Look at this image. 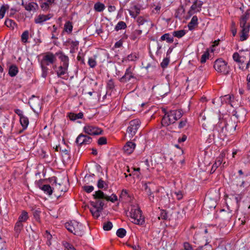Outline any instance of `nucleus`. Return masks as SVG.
Listing matches in <instances>:
<instances>
[{"label": "nucleus", "instance_id": "obj_1", "mask_svg": "<svg viewBox=\"0 0 250 250\" xmlns=\"http://www.w3.org/2000/svg\"><path fill=\"white\" fill-rule=\"evenodd\" d=\"M233 60L239 63V68L243 71L248 69L250 66V50H240L239 53L235 52L232 55Z\"/></svg>", "mask_w": 250, "mask_h": 250}, {"label": "nucleus", "instance_id": "obj_2", "mask_svg": "<svg viewBox=\"0 0 250 250\" xmlns=\"http://www.w3.org/2000/svg\"><path fill=\"white\" fill-rule=\"evenodd\" d=\"M236 126L235 122L231 119L227 121L225 119H220L216 125V128L223 136H226L228 132L231 133L234 132Z\"/></svg>", "mask_w": 250, "mask_h": 250}, {"label": "nucleus", "instance_id": "obj_3", "mask_svg": "<svg viewBox=\"0 0 250 250\" xmlns=\"http://www.w3.org/2000/svg\"><path fill=\"white\" fill-rule=\"evenodd\" d=\"M56 53L53 54L51 52H47L42 55V58L40 61V65L42 68V76L45 78L47 75L48 68L47 66L53 64L57 61Z\"/></svg>", "mask_w": 250, "mask_h": 250}, {"label": "nucleus", "instance_id": "obj_4", "mask_svg": "<svg viewBox=\"0 0 250 250\" xmlns=\"http://www.w3.org/2000/svg\"><path fill=\"white\" fill-rule=\"evenodd\" d=\"M183 115V112L181 110H170L165 114L162 120V125L163 126H168L174 124L176 121L180 119Z\"/></svg>", "mask_w": 250, "mask_h": 250}, {"label": "nucleus", "instance_id": "obj_5", "mask_svg": "<svg viewBox=\"0 0 250 250\" xmlns=\"http://www.w3.org/2000/svg\"><path fill=\"white\" fill-rule=\"evenodd\" d=\"M65 227L69 232L75 235L82 236L84 233L85 227L75 220L66 223Z\"/></svg>", "mask_w": 250, "mask_h": 250}, {"label": "nucleus", "instance_id": "obj_6", "mask_svg": "<svg viewBox=\"0 0 250 250\" xmlns=\"http://www.w3.org/2000/svg\"><path fill=\"white\" fill-rule=\"evenodd\" d=\"M131 222L135 224L142 225L145 223V218L142 215V211L137 206L131 207L130 211Z\"/></svg>", "mask_w": 250, "mask_h": 250}, {"label": "nucleus", "instance_id": "obj_7", "mask_svg": "<svg viewBox=\"0 0 250 250\" xmlns=\"http://www.w3.org/2000/svg\"><path fill=\"white\" fill-rule=\"evenodd\" d=\"M213 66L218 73L227 75L229 72V66L228 65V63L222 58L217 59L214 62Z\"/></svg>", "mask_w": 250, "mask_h": 250}, {"label": "nucleus", "instance_id": "obj_8", "mask_svg": "<svg viewBox=\"0 0 250 250\" xmlns=\"http://www.w3.org/2000/svg\"><path fill=\"white\" fill-rule=\"evenodd\" d=\"M140 121L138 119L132 120L129 123V126L127 128V133L130 138H132L136 134L140 125Z\"/></svg>", "mask_w": 250, "mask_h": 250}, {"label": "nucleus", "instance_id": "obj_9", "mask_svg": "<svg viewBox=\"0 0 250 250\" xmlns=\"http://www.w3.org/2000/svg\"><path fill=\"white\" fill-rule=\"evenodd\" d=\"M84 132L90 135H98L101 134L102 130L96 126L87 125L83 127Z\"/></svg>", "mask_w": 250, "mask_h": 250}, {"label": "nucleus", "instance_id": "obj_10", "mask_svg": "<svg viewBox=\"0 0 250 250\" xmlns=\"http://www.w3.org/2000/svg\"><path fill=\"white\" fill-rule=\"evenodd\" d=\"M93 196L96 198H104L106 201H110L113 203L117 200V196L116 195L112 194L111 196H108L105 195L101 190L96 191Z\"/></svg>", "mask_w": 250, "mask_h": 250}, {"label": "nucleus", "instance_id": "obj_11", "mask_svg": "<svg viewBox=\"0 0 250 250\" xmlns=\"http://www.w3.org/2000/svg\"><path fill=\"white\" fill-rule=\"evenodd\" d=\"M28 103L30 107L35 112L41 109V101L38 98L35 97V96L33 95L29 99Z\"/></svg>", "mask_w": 250, "mask_h": 250}, {"label": "nucleus", "instance_id": "obj_12", "mask_svg": "<svg viewBox=\"0 0 250 250\" xmlns=\"http://www.w3.org/2000/svg\"><path fill=\"white\" fill-rule=\"evenodd\" d=\"M92 138L87 135L81 134L77 138L76 143L80 146L89 144L91 143Z\"/></svg>", "mask_w": 250, "mask_h": 250}, {"label": "nucleus", "instance_id": "obj_13", "mask_svg": "<svg viewBox=\"0 0 250 250\" xmlns=\"http://www.w3.org/2000/svg\"><path fill=\"white\" fill-rule=\"evenodd\" d=\"M21 5L23 6L25 9L28 12L35 13L39 9L38 4L34 2H24L22 1Z\"/></svg>", "mask_w": 250, "mask_h": 250}, {"label": "nucleus", "instance_id": "obj_14", "mask_svg": "<svg viewBox=\"0 0 250 250\" xmlns=\"http://www.w3.org/2000/svg\"><path fill=\"white\" fill-rule=\"evenodd\" d=\"M53 17V15L49 14L47 15L40 14L34 19V22L36 24H43V23L50 20Z\"/></svg>", "mask_w": 250, "mask_h": 250}, {"label": "nucleus", "instance_id": "obj_15", "mask_svg": "<svg viewBox=\"0 0 250 250\" xmlns=\"http://www.w3.org/2000/svg\"><path fill=\"white\" fill-rule=\"evenodd\" d=\"M56 55L61 61V65L68 67L69 66V59L67 55H65L62 51L56 52Z\"/></svg>", "mask_w": 250, "mask_h": 250}, {"label": "nucleus", "instance_id": "obj_16", "mask_svg": "<svg viewBox=\"0 0 250 250\" xmlns=\"http://www.w3.org/2000/svg\"><path fill=\"white\" fill-rule=\"evenodd\" d=\"M203 2L199 0H195L190 8L189 12L193 14L195 12H200L201 10Z\"/></svg>", "mask_w": 250, "mask_h": 250}, {"label": "nucleus", "instance_id": "obj_17", "mask_svg": "<svg viewBox=\"0 0 250 250\" xmlns=\"http://www.w3.org/2000/svg\"><path fill=\"white\" fill-rule=\"evenodd\" d=\"M225 157V153L224 152H221L220 155L216 158L215 163L213 164L212 167L210 170L211 173L214 172L217 168L221 166Z\"/></svg>", "mask_w": 250, "mask_h": 250}, {"label": "nucleus", "instance_id": "obj_18", "mask_svg": "<svg viewBox=\"0 0 250 250\" xmlns=\"http://www.w3.org/2000/svg\"><path fill=\"white\" fill-rule=\"evenodd\" d=\"M133 69L131 66L128 67L125 71V75L121 78L122 82H127L131 78H134V75L132 72Z\"/></svg>", "mask_w": 250, "mask_h": 250}, {"label": "nucleus", "instance_id": "obj_19", "mask_svg": "<svg viewBox=\"0 0 250 250\" xmlns=\"http://www.w3.org/2000/svg\"><path fill=\"white\" fill-rule=\"evenodd\" d=\"M249 13L247 11L241 17L240 20V27H245L248 26L250 27L249 23L247 22V21L249 18Z\"/></svg>", "mask_w": 250, "mask_h": 250}, {"label": "nucleus", "instance_id": "obj_20", "mask_svg": "<svg viewBox=\"0 0 250 250\" xmlns=\"http://www.w3.org/2000/svg\"><path fill=\"white\" fill-rule=\"evenodd\" d=\"M135 146L136 145L135 143L131 142H128L124 146V151L126 154H130L133 151Z\"/></svg>", "mask_w": 250, "mask_h": 250}, {"label": "nucleus", "instance_id": "obj_21", "mask_svg": "<svg viewBox=\"0 0 250 250\" xmlns=\"http://www.w3.org/2000/svg\"><path fill=\"white\" fill-rule=\"evenodd\" d=\"M68 68V66L60 65L56 71L57 76L62 78V76L67 74Z\"/></svg>", "mask_w": 250, "mask_h": 250}, {"label": "nucleus", "instance_id": "obj_22", "mask_svg": "<svg viewBox=\"0 0 250 250\" xmlns=\"http://www.w3.org/2000/svg\"><path fill=\"white\" fill-rule=\"evenodd\" d=\"M241 28H242V30L241 31L240 39V41H244L246 40L248 37L250 27H248V26L247 27Z\"/></svg>", "mask_w": 250, "mask_h": 250}, {"label": "nucleus", "instance_id": "obj_23", "mask_svg": "<svg viewBox=\"0 0 250 250\" xmlns=\"http://www.w3.org/2000/svg\"><path fill=\"white\" fill-rule=\"evenodd\" d=\"M93 197H94L93 196ZM94 198L96 200V201L91 202V205L93 207H96L98 208H100V209H103V207L104 205V202L102 200V199H104V198H96L94 197Z\"/></svg>", "mask_w": 250, "mask_h": 250}, {"label": "nucleus", "instance_id": "obj_24", "mask_svg": "<svg viewBox=\"0 0 250 250\" xmlns=\"http://www.w3.org/2000/svg\"><path fill=\"white\" fill-rule=\"evenodd\" d=\"M128 12L130 16H131V17L135 19L140 14V8L138 6L134 5L132 8V10H129Z\"/></svg>", "mask_w": 250, "mask_h": 250}, {"label": "nucleus", "instance_id": "obj_25", "mask_svg": "<svg viewBox=\"0 0 250 250\" xmlns=\"http://www.w3.org/2000/svg\"><path fill=\"white\" fill-rule=\"evenodd\" d=\"M204 206L209 208H214L216 207V202L214 200H211L207 197L204 202Z\"/></svg>", "mask_w": 250, "mask_h": 250}, {"label": "nucleus", "instance_id": "obj_26", "mask_svg": "<svg viewBox=\"0 0 250 250\" xmlns=\"http://www.w3.org/2000/svg\"><path fill=\"white\" fill-rule=\"evenodd\" d=\"M90 210L93 217L98 218L103 210L100 209V208L92 206V208H90Z\"/></svg>", "mask_w": 250, "mask_h": 250}, {"label": "nucleus", "instance_id": "obj_27", "mask_svg": "<svg viewBox=\"0 0 250 250\" xmlns=\"http://www.w3.org/2000/svg\"><path fill=\"white\" fill-rule=\"evenodd\" d=\"M20 123L22 126L23 129H25L29 124V120L26 116H22L20 118Z\"/></svg>", "mask_w": 250, "mask_h": 250}, {"label": "nucleus", "instance_id": "obj_28", "mask_svg": "<svg viewBox=\"0 0 250 250\" xmlns=\"http://www.w3.org/2000/svg\"><path fill=\"white\" fill-rule=\"evenodd\" d=\"M104 9L105 6L103 3L97 2L94 4V9L96 12H101L103 11Z\"/></svg>", "mask_w": 250, "mask_h": 250}, {"label": "nucleus", "instance_id": "obj_29", "mask_svg": "<svg viewBox=\"0 0 250 250\" xmlns=\"http://www.w3.org/2000/svg\"><path fill=\"white\" fill-rule=\"evenodd\" d=\"M198 24V18L197 16H193L188 24V29L191 30L194 29V26Z\"/></svg>", "mask_w": 250, "mask_h": 250}, {"label": "nucleus", "instance_id": "obj_30", "mask_svg": "<svg viewBox=\"0 0 250 250\" xmlns=\"http://www.w3.org/2000/svg\"><path fill=\"white\" fill-rule=\"evenodd\" d=\"M83 116V114L82 112H79L78 114L70 113L68 115L69 119L72 121H75L78 119H82Z\"/></svg>", "mask_w": 250, "mask_h": 250}, {"label": "nucleus", "instance_id": "obj_31", "mask_svg": "<svg viewBox=\"0 0 250 250\" xmlns=\"http://www.w3.org/2000/svg\"><path fill=\"white\" fill-rule=\"evenodd\" d=\"M28 213L25 210H22L18 218V221L22 223L25 222L28 219Z\"/></svg>", "mask_w": 250, "mask_h": 250}, {"label": "nucleus", "instance_id": "obj_32", "mask_svg": "<svg viewBox=\"0 0 250 250\" xmlns=\"http://www.w3.org/2000/svg\"><path fill=\"white\" fill-rule=\"evenodd\" d=\"M161 41H166L168 43H172L174 41L173 37H171L169 33H166L161 37Z\"/></svg>", "mask_w": 250, "mask_h": 250}, {"label": "nucleus", "instance_id": "obj_33", "mask_svg": "<svg viewBox=\"0 0 250 250\" xmlns=\"http://www.w3.org/2000/svg\"><path fill=\"white\" fill-rule=\"evenodd\" d=\"M18 72V68L15 65H12L10 66L8 73L11 77L15 76Z\"/></svg>", "mask_w": 250, "mask_h": 250}, {"label": "nucleus", "instance_id": "obj_34", "mask_svg": "<svg viewBox=\"0 0 250 250\" xmlns=\"http://www.w3.org/2000/svg\"><path fill=\"white\" fill-rule=\"evenodd\" d=\"M145 191L147 192V195L153 193L152 192V189L153 188V184L150 182L145 183L143 184Z\"/></svg>", "mask_w": 250, "mask_h": 250}, {"label": "nucleus", "instance_id": "obj_35", "mask_svg": "<svg viewBox=\"0 0 250 250\" xmlns=\"http://www.w3.org/2000/svg\"><path fill=\"white\" fill-rule=\"evenodd\" d=\"M55 0H47L46 1L43 2L41 5V8L44 10H47L49 6L54 3Z\"/></svg>", "mask_w": 250, "mask_h": 250}, {"label": "nucleus", "instance_id": "obj_36", "mask_svg": "<svg viewBox=\"0 0 250 250\" xmlns=\"http://www.w3.org/2000/svg\"><path fill=\"white\" fill-rule=\"evenodd\" d=\"M41 189L45 193L50 195L52 194L53 189L49 185H43L41 188Z\"/></svg>", "mask_w": 250, "mask_h": 250}, {"label": "nucleus", "instance_id": "obj_37", "mask_svg": "<svg viewBox=\"0 0 250 250\" xmlns=\"http://www.w3.org/2000/svg\"><path fill=\"white\" fill-rule=\"evenodd\" d=\"M23 227V225L22 222H21L18 221L16 222L14 227V229L18 235L20 233L21 230L22 229Z\"/></svg>", "mask_w": 250, "mask_h": 250}, {"label": "nucleus", "instance_id": "obj_38", "mask_svg": "<svg viewBox=\"0 0 250 250\" xmlns=\"http://www.w3.org/2000/svg\"><path fill=\"white\" fill-rule=\"evenodd\" d=\"M186 33V32L185 30H180L175 31L173 32L172 35L174 37H177L178 38H181L183 37Z\"/></svg>", "mask_w": 250, "mask_h": 250}, {"label": "nucleus", "instance_id": "obj_39", "mask_svg": "<svg viewBox=\"0 0 250 250\" xmlns=\"http://www.w3.org/2000/svg\"><path fill=\"white\" fill-rule=\"evenodd\" d=\"M79 42L77 41H72L70 42V52H73L75 50H77L78 48Z\"/></svg>", "mask_w": 250, "mask_h": 250}, {"label": "nucleus", "instance_id": "obj_40", "mask_svg": "<svg viewBox=\"0 0 250 250\" xmlns=\"http://www.w3.org/2000/svg\"><path fill=\"white\" fill-rule=\"evenodd\" d=\"M171 195L172 196H175L177 200H180L183 198L184 194L182 191L178 190L177 191H172Z\"/></svg>", "mask_w": 250, "mask_h": 250}, {"label": "nucleus", "instance_id": "obj_41", "mask_svg": "<svg viewBox=\"0 0 250 250\" xmlns=\"http://www.w3.org/2000/svg\"><path fill=\"white\" fill-rule=\"evenodd\" d=\"M72 28L73 26L72 25V23L69 21H67V22H66L64 26V30L66 32L70 33L72 31Z\"/></svg>", "mask_w": 250, "mask_h": 250}, {"label": "nucleus", "instance_id": "obj_42", "mask_svg": "<svg viewBox=\"0 0 250 250\" xmlns=\"http://www.w3.org/2000/svg\"><path fill=\"white\" fill-rule=\"evenodd\" d=\"M126 231L123 228L119 229L116 232L117 235L120 238H123L125 236Z\"/></svg>", "mask_w": 250, "mask_h": 250}, {"label": "nucleus", "instance_id": "obj_43", "mask_svg": "<svg viewBox=\"0 0 250 250\" xmlns=\"http://www.w3.org/2000/svg\"><path fill=\"white\" fill-rule=\"evenodd\" d=\"M126 27L125 23L124 21H119L115 27V30L119 31L121 29H124Z\"/></svg>", "mask_w": 250, "mask_h": 250}, {"label": "nucleus", "instance_id": "obj_44", "mask_svg": "<svg viewBox=\"0 0 250 250\" xmlns=\"http://www.w3.org/2000/svg\"><path fill=\"white\" fill-rule=\"evenodd\" d=\"M231 96L230 95H226L224 96L221 97V101L222 104L223 103H230L231 101Z\"/></svg>", "mask_w": 250, "mask_h": 250}, {"label": "nucleus", "instance_id": "obj_45", "mask_svg": "<svg viewBox=\"0 0 250 250\" xmlns=\"http://www.w3.org/2000/svg\"><path fill=\"white\" fill-rule=\"evenodd\" d=\"M139 58L138 55L136 53H132L128 55L127 59L129 61H135Z\"/></svg>", "mask_w": 250, "mask_h": 250}, {"label": "nucleus", "instance_id": "obj_46", "mask_svg": "<svg viewBox=\"0 0 250 250\" xmlns=\"http://www.w3.org/2000/svg\"><path fill=\"white\" fill-rule=\"evenodd\" d=\"M29 37V32L27 30L24 31L21 36V41L24 42L26 43L27 42V40L28 39Z\"/></svg>", "mask_w": 250, "mask_h": 250}, {"label": "nucleus", "instance_id": "obj_47", "mask_svg": "<svg viewBox=\"0 0 250 250\" xmlns=\"http://www.w3.org/2000/svg\"><path fill=\"white\" fill-rule=\"evenodd\" d=\"M5 24L8 27H11L14 28L15 25L16 24L15 22L12 20L7 19L5 20Z\"/></svg>", "mask_w": 250, "mask_h": 250}, {"label": "nucleus", "instance_id": "obj_48", "mask_svg": "<svg viewBox=\"0 0 250 250\" xmlns=\"http://www.w3.org/2000/svg\"><path fill=\"white\" fill-rule=\"evenodd\" d=\"M209 52L207 51L202 55L200 62L202 63L206 62L207 60L209 57Z\"/></svg>", "mask_w": 250, "mask_h": 250}, {"label": "nucleus", "instance_id": "obj_49", "mask_svg": "<svg viewBox=\"0 0 250 250\" xmlns=\"http://www.w3.org/2000/svg\"><path fill=\"white\" fill-rule=\"evenodd\" d=\"M112 223L111 222L108 221L105 223H104L103 225V229L104 230L108 231L110 230L112 228Z\"/></svg>", "mask_w": 250, "mask_h": 250}, {"label": "nucleus", "instance_id": "obj_50", "mask_svg": "<svg viewBox=\"0 0 250 250\" xmlns=\"http://www.w3.org/2000/svg\"><path fill=\"white\" fill-rule=\"evenodd\" d=\"M88 63L89 66L91 68H94L97 65V62L95 59L93 58H89L88 61Z\"/></svg>", "mask_w": 250, "mask_h": 250}, {"label": "nucleus", "instance_id": "obj_51", "mask_svg": "<svg viewBox=\"0 0 250 250\" xmlns=\"http://www.w3.org/2000/svg\"><path fill=\"white\" fill-rule=\"evenodd\" d=\"M147 20L145 19L143 17H139L137 19V22L139 26L143 25L145 22H147Z\"/></svg>", "mask_w": 250, "mask_h": 250}, {"label": "nucleus", "instance_id": "obj_52", "mask_svg": "<svg viewBox=\"0 0 250 250\" xmlns=\"http://www.w3.org/2000/svg\"><path fill=\"white\" fill-rule=\"evenodd\" d=\"M107 143L106 138L104 137H100L97 141V143L99 145H103L106 144Z\"/></svg>", "mask_w": 250, "mask_h": 250}, {"label": "nucleus", "instance_id": "obj_53", "mask_svg": "<svg viewBox=\"0 0 250 250\" xmlns=\"http://www.w3.org/2000/svg\"><path fill=\"white\" fill-rule=\"evenodd\" d=\"M97 186L99 188H105V187L106 186V185L104 181L102 179H100L98 182Z\"/></svg>", "mask_w": 250, "mask_h": 250}, {"label": "nucleus", "instance_id": "obj_54", "mask_svg": "<svg viewBox=\"0 0 250 250\" xmlns=\"http://www.w3.org/2000/svg\"><path fill=\"white\" fill-rule=\"evenodd\" d=\"M169 62V60L168 58H164L161 63V66L162 68H166L168 65Z\"/></svg>", "mask_w": 250, "mask_h": 250}, {"label": "nucleus", "instance_id": "obj_55", "mask_svg": "<svg viewBox=\"0 0 250 250\" xmlns=\"http://www.w3.org/2000/svg\"><path fill=\"white\" fill-rule=\"evenodd\" d=\"M6 10V7L4 5H2L0 9V19H2L5 15Z\"/></svg>", "mask_w": 250, "mask_h": 250}, {"label": "nucleus", "instance_id": "obj_56", "mask_svg": "<svg viewBox=\"0 0 250 250\" xmlns=\"http://www.w3.org/2000/svg\"><path fill=\"white\" fill-rule=\"evenodd\" d=\"M83 189L87 193H90L94 190V187L92 186H84L83 187Z\"/></svg>", "mask_w": 250, "mask_h": 250}, {"label": "nucleus", "instance_id": "obj_57", "mask_svg": "<svg viewBox=\"0 0 250 250\" xmlns=\"http://www.w3.org/2000/svg\"><path fill=\"white\" fill-rule=\"evenodd\" d=\"M183 247L184 249L182 250H193L191 245L188 242H185L183 244Z\"/></svg>", "mask_w": 250, "mask_h": 250}, {"label": "nucleus", "instance_id": "obj_58", "mask_svg": "<svg viewBox=\"0 0 250 250\" xmlns=\"http://www.w3.org/2000/svg\"><path fill=\"white\" fill-rule=\"evenodd\" d=\"M187 123V121L186 119L181 121L179 124L178 127L179 128H182L184 127V126H186Z\"/></svg>", "mask_w": 250, "mask_h": 250}, {"label": "nucleus", "instance_id": "obj_59", "mask_svg": "<svg viewBox=\"0 0 250 250\" xmlns=\"http://www.w3.org/2000/svg\"><path fill=\"white\" fill-rule=\"evenodd\" d=\"M15 112L20 117V118L24 116L23 111L19 109H16L14 110Z\"/></svg>", "mask_w": 250, "mask_h": 250}, {"label": "nucleus", "instance_id": "obj_60", "mask_svg": "<svg viewBox=\"0 0 250 250\" xmlns=\"http://www.w3.org/2000/svg\"><path fill=\"white\" fill-rule=\"evenodd\" d=\"M221 212H222V213H221V215L222 217L224 216L225 215V214H227V216L225 219L229 220L230 218L231 214L227 212V211H224V210H222L221 211Z\"/></svg>", "mask_w": 250, "mask_h": 250}, {"label": "nucleus", "instance_id": "obj_61", "mask_svg": "<svg viewBox=\"0 0 250 250\" xmlns=\"http://www.w3.org/2000/svg\"><path fill=\"white\" fill-rule=\"evenodd\" d=\"M107 87L110 89L114 87V83L112 80H110L108 82Z\"/></svg>", "mask_w": 250, "mask_h": 250}, {"label": "nucleus", "instance_id": "obj_62", "mask_svg": "<svg viewBox=\"0 0 250 250\" xmlns=\"http://www.w3.org/2000/svg\"><path fill=\"white\" fill-rule=\"evenodd\" d=\"M17 10L14 8H11L9 12L8 13V14L9 17H13L15 14L16 13Z\"/></svg>", "mask_w": 250, "mask_h": 250}, {"label": "nucleus", "instance_id": "obj_63", "mask_svg": "<svg viewBox=\"0 0 250 250\" xmlns=\"http://www.w3.org/2000/svg\"><path fill=\"white\" fill-rule=\"evenodd\" d=\"M34 216L37 221L40 220V211H36L34 213Z\"/></svg>", "mask_w": 250, "mask_h": 250}, {"label": "nucleus", "instance_id": "obj_64", "mask_svg": "<svg viewBox=\"0 0 250 250\" xmlns=\"http://www.w3.org/2000/svg\"><path fill=\"white\" fill-rule=\"evenodd\" d=\"M247 87L248 89H250V74H249L247 75Z\"/></svg>", "mask_w": 250, "mask_h": 250}]
</instances>
